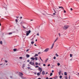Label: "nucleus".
Here are the masks:
<instances>
[{"mask_svg":"<svg viewBox=\"0 0 79 79\" xmlns=\"http://www.w3.org/2000/svg\"><path fill=\"white\" fill-rule=\"evenodd\" d=\"M32 60L30 62H29L30 64H31V65H32L33 66H34V63L32 62Z\"/></svg>","mask_w":79,"mask_h":79,"instance_id":"1","label":"nucleus"},{"mask_svg":"<svg viewBox=\"0 0 79 79\" xmlns=\"http://www.w3.org/2000/svg\"><path fill=\"white\" fill-rule=\"evenodd\" d=\"M69 27V25H65L63 29H67Z\"/></svg>","mask_w":79,"mask_h":79,"instance_id":"2","label":"nucleus"},{"mask_svg":"<svg viewBox=\"0 0 79 79\" xmlns=\"http://www.w3.org/2000/svg\"><path fill=\"white\" fill-rule=\"evenodd\" d=\"M27 33H26V35L27 36L30 33H31V31L29 30L28 31H26Z\"/></svg>","mask_w":79,"mask_h":79,"instance_id":"3","label":"nucleus"},{"mask_svg":"<svg viewBox=\"0 0 79 79\" xmlns=\"http://www.w3.org/2000/svg\"><path fill=\"white\" fill-rule=\"evenodd\" d=\"M49 50V48H47L45 49V51H44V52H47Z\"/></svg>","mask_w":79,"mask_h":79,"instance_id":"4","label":"nucleus"},{"mask_svg":"<svg viewBox=\"0 0 79 79\" xmlns=\"http://www.w3.org/2000/svg\"><path fill=\"white\" fill-rule=\"evenodd\" d=\"M42 74L43 75L45 74V71H43L42 72Z\"/></svg>","mask_w":79,"mask_h":79,"instance_id":"5","label":"nucleus"},{"mask_svg":"<svg viewBox=\"0 0 79 79\" xmlns=\"http://www.w3.org/2000/svg\"><path fill=\"white\" fill-rule=\"evenodd\" d=\"M38 70L39 71H41V70H42V69L40 67H39L38 68Z\"/></svg>","mask_w":79,"mask_h":79,"instance_id":"6","label":"nucleus"},{"mask_svg":"<svg viewBox=\"0 0 79 79\" xmlns=\"http://www.w3.org/2000/svg\"><path fill=\"white\" fill-rule=\"evenodd\" d=\"M58 39V37H57L56 39V40H55V41L54 42V43H55L57 41V40Z\"/></svg>","mask_w":79,"mask_h":79,"instance_id":"7","label":"nucleus"},{"mask_svg":"<svg viewBox=\"0 0 79 79\" xmlns=\"http://www.w3.org/2000/svg\"><path fill=\"white\" fill-rule=\"evenodd\" d=\"M30 56L29 54H27L26 55V57L27 58H29Z\"/></svg>","mask_w":79,"mask_h":79,"instance_id":"8","label":"nucleus"},{"mask_svg":"<svg viewBox=\"0 0 79 79\" xmlns=\"http://www.w3.org/2000/svg\"><path fill=\"white\" fill-rule=\"evenodd\" d=\"M59 8H62L63 9V10H64V8L62 6H59Z\"/></svg>","mask_w":79,"mask_h":79,"instance_id":"9","label":"nucleus"},{"mask_svg":"<svg viewBox=\"0 0 79 79\" xmlns=\"http://www.w3.org/2000/svg\"><path fill=\"white\" fill-rule=\"evenodd\" d=\"M31 60H35V58L34 57H31Z\"/></svg>","mask_w":79,"mask_h":79,"instance_id":"10","label":"nucleus"},{"mask_svg":"<svg viewBox=\"0 0 79 79\" xmlns=\"http://www.w3.org/2000/svg\"><path fill=\"white\" fill-rule=\"evenodd\" d=\"M17 50V49L16 48H14L13 49V51L14 52H16Z\"/></svg>","mask_w":79,"mask_h":79,"instance_id":"11","label":"nucleus"},{"mask_svg":"<svg viewBox=\"0 0 79 79\" xmlns=\"http://www.w3.org/2000/svg\"><path fill=\"white\" fill-rule=\"evenodd\" d=\"M74 36H71L70 38H71V39H73V38H74Z\"/></svg>","mask_w":79,"mask_h":79,"instance_id":"12","label":"nucleus"},{"mask_svg":"<svg viewBox=\"0 0 79 79\" xmlns=\"http://www.w3.org/2000/svg\"><path fill=\"white\" fill-rule=\"evenodd\" d=\"M38 56V54H36L34 56V57H35V56Z\"/></svg>","mask_w":79,"mask_h":79,"instance_id":"13","label":"nucleus"},{"mask_svg":"<svg viewBox=\"0 0 79 79\" xmlns=\"http://www.w3.org/2000/svg\"><path fill=\"white\" fill-rule=\"evenodd\" d=\"M24 67H25V64H23L22 66V68H23Z\"/></svg>","mask_w":79,"mask_h":79,"instance_id":"14","label":"nucleus"},{"mask_svg":"<svg viewBox=\"0 0 79 79\" xmlns=\"http://www.w3.org/2000/svg\"><path fill=\"white\" fill-rule=\"evenodd\" d=\"M64 74L65 76H67V73L66 72H65L64 73Z\"/></svg>","mask_w":79,"mask_h":79,"instance_id":"15","label":"nucleus"},{"mask_svg":"<svg viewBox=\"0 0 79 79\" xmlns=\"http://www.w3.org/2000/svg\"><path fill=\"white\" fill-rule=\"evenodd\" d=\"M57 77H58V76H55V77L54 78V79H56V78H57Z\"/></svg>","mask_w":79,"mask_h":79,"instance_id":"16","label":"nucleus"},{"mask_svg":"<svg viewBox=\"0 0 79 79\" xmlns=\"http://www.w3.org/2000/svg\"><path fill=\"white\" fill-rule=\"evenodd\" d=\"M37 76H40V73H37Z\"/></svg>","mask_w":79,"mask_h":79,"instance_id":"17","label":"nucleus"},{"mask_svg":"<svg viewBox=\"0 0 79 79\" xmlns=\"http://www.w3.org/2000/svg\"><path fill=\"white\" fill-rule=\"evenodd\" d=\"M52 75H53V73H51L50 74V76H52Z\"/></svg>","mask_w":79,"mask_h":79,"instance_id":"18","label":"nucleus"},{"mask_svg":"<svg viewBox=\"0 0 79 79\" xmlns=\"http://www.w3.org/2000/svg\"><path fill=\"white\" fill-rule=\"evenodd\" d=\"M70 57H72L73 56V55H72V54H70Z\"/></svg>","mask_w":79,"mask_h":79,"instance_id":"19","label":"nucleus"},{"mask_svg":"<svg viewBox=\"0 0 79 79\" xmlns=\"http://www.w3.org/2000/svg\"><path fill=\"white\" fill-rule=\"evenodd\" d=\"M21 77L22 79H25V77H23V76H22V77Z\"/></svg>","mask_w":79,"mask_h":79,"instance_id":"20","label":"nucleus"},{"mask_svg":"<svg viewBox=\"0 0 79 79\" xmlns=\"http://www.w3.org/2000/svg\"><path fill=\"white\" fill-rule=\"evenodd\" d=\"M34 41H32L31 42V44H34Z\"/></svg>","mask_w":79,"mask_h":79,"instance_id":"21","label":"nucleus"},{"mask_svg":"<svg viewBox=\"0 0 79 79\" xmlns=\"http://www.w3.org/2000/svg\"><path fill=\"white\" fill-rule=\"evenodd\" d=\"M48 59H47V60H45V62H46V63H47V61H48Z\"/></svg>","mask_w":79,"mask_h":79,"instance_id":"22","label":"nucleus"},{"mask_svg":"<svg viewBox=\"0 0 79 79\" xmlns=\"http://www.w3.org/2000/svg\"><path fill=\"white\" fill-rule=\"evenodd\" d=\"M60 79H61L62 78V76L61 75L60 76Z\"/></svg>","mask_w":79,"mask_h":79,"instance_id":"23","label":"nucleus"},{"mask_svg":"<svg viewBox=\"0 0 79 79\" xmlns=\"http://www.w3.org/2000/svg\"><path fill=\"white\" fill-rule=\"evenodd\" d=\"M19 58V59H23V57H20Z\"/></svg>","mask_w":79,"mask_h":79,"instance_id":"24","label":"nucleus"},{"mask_svg":"<svg viewBox=\"0 0 79 79\" xmlns=\"http://www.w3.org/2000/svg\"><path fill=\"white\" fill-rule=\"evenodd\" d=\"M53 59L54 60H55V59H56V57L55 56H54Z\"/></svg>","mask_w":79,"mask_h":79,"instance_id":"25","label":"nucleus"},{"mask_svg":"<svg viewBox=\"0 0 79 79\" xmlns=\"http://www.w3.org/2000/svg\"><path fill=\"white\" fill-rule=\"evenodd\" d=\"M35 64L36 65H38V64L37 62H35Z\"/></svg>","mask_w":79,"mask_h":79,"instance_id":"26","label":"nucleus"},{"mask_svg":"<svg viewBox=\"0 0 79 79\" xmlns=\"http://www.w3.org/2000/svg\"><path fill=\"white\" fill-rule=\"evenodd\" d=\"M60 64L59 63H57V66H60Z\"/></svg>","mask_w":79,"mask_h":79,"instance_id":"27","label":"nucleus"},{"mask_svg":"<svg viewBox=\"0 0 79 79\" xmlns=\"http://www.w3.org/2000/svg\"><path fill=\"white\" fill-rule=\"evenodd\" d=\"M9 35H11V34H12V32H10L9 33Z\"/></svg>","mask_w":79,"mask_h":79,"instance_id":"28","label":"nucleus"},{"mask_svg":"<svg viewBox=\"0 0 79 79\" xmlns=\"http://www.w3.org/2000/svg\"><path fill=\"white\" fill-rule=\"evenodd\" d=\"M58 35H59V37H61V35H60V33H59L58 34Z\"/></svg>","mask_w":79,"mask_h":79,"instance_id":"29","label":"nucleus"},{"mask_svg":"<svg viewBox=\"0 0 79 79\" xmlns=\"http://www.w3.org/2000/svg\"><path fill=\"white\" fill-rule=\"evenodd\" d=\"M37 57H35V60H37Z\"/></svg>","mask_w":79,"mask_h":79,"instance_id":"30","label":"nucleus"},{"mask_svg":"<svg viewBox=\"0 0 79 79\" xmlns=\"http://www.w3.org/2000/svg\"><path fill=\"white\" fill-rule=\"evenodd\" d=\"M5 63H8V61L6 60H5Z\"/></svg>","mask_w":79,"mask_h":79,"instance_id":"31","label":"nucleus"},{"mask_svg":"<svg viewBox=\"0 0 79 79\" xmlns=\"http://www.w3.org/2000/svg\"><path fill=\"white\" fill-rule=\"evenodd\" d=\"M0 44H3V43L2 42V41H0Z\"/></svg>","mask_w":79,"mask_h":79,"instance_id":"32","label":"nucleus"},{"mask_svg":"<svg viewBox=\"0 0 79 79\" xmlns=\"http://www.w3.org/2000/svg\"><path fill=\"white\" fill-rule=\"evenodd\" d=\"M65 79H68V77H67V76H65Z\"/></svg>","mask_w":79,"mask_h":79,"instance_id":"33","label":"nucleus"},{"mask_svg":"<svg viewBox=\"0 0 79 79\" xmlns=\"http://www.w3.org/2000/svg\"><path fill=\"white\" fill-rule=\"evenodd\" d=\"M62 73V71H60L59 72V73Z\"/></svg>","mask_w":79,"mask_h":79,"instance_id":"34","label":"nucleus"},{"mask_svg":"<svg viewBox=\"0 0 79 79\" xmlns=\"http://www.w3.org/2000/svg\"><path fill=\"white\" fill-rule=\"evenodd\" d=\"M20 24H23V22H21L20 23Z\"/></svg>","mask_w":79,"mask_h":79,"instance_id":"35","label":"nucleus"},{"mask_svg":"<svg viewBox=\"0 0 79 79\" xmlns=\"http://www.w3.org/2000/svg\"><path fill=\"white\" fill-rule=\"evenodd\" d=\"M35 68H39V66L38 65H36L35 66Z\"/></svg>","mask_w":79,"mask_h":79,"instance_id":"36","label":"nucleus"},{"mask_svg":"<svg viewBox=\"0 0 79 79\" xmlns=\"http://www.w3.org/2000/svg\"><path fill=\"white\" fill-rule=\"evenodd\" d=\"M40 60H41L43 62V60H42V59H41V57H40Z\"/></svg>","mask_w":79,"mask_h":79,"instance_id":"37","label":"nucleus"},{"mask_svg":"<svg viewBox=\"0 0 79 79\" xmlns=\"http://www.w3.org/2000/svg\"><path fill=\"white\" fill-rule=\"evenodd\" d=\"M15 21L16 23H18V20L17 19H16Z\"/></svg>","mask_w":79,"mask_h":79,"instance_id":"38","label":"nucleus"},{"mask_svg":"<svg viewBox=\"0 0 79 79\" xmlns=\"http://www.w3.org/2000/svg\"><path fill=\"white\" fill-rule=\"evenodd\" d=\"M56 56H58V55L57 54V53H56Z\"/></svg>","mask_w":79,"mask_h":79,"instance_id":"39","label":"nucleus"},{"mask_svg":"<svg viewBox=\"0 0 79 79\" xmlns=\"http://www.w3.org/2000/svg\"><path fill=\"white\" fill-rule=\"evenodd\" d=\"M20 74L21 75H22V76L23 75V73H21Z\"/></svg>","mask_w":79,"mask_h":79,"instance_id":"40","label":"nucleus"},{"mask_svg":"<svg viewBox=\"0 0 79 79\" xmlns=\"http://www.w3.org/2000/svg\"><path fill=\"white\" fill-rule=\"evenodd\" d=\"M37 35H38V36H39V33H37Z\"/></svg>","mask_w":79,"mask_h":79,"instance_id":"41","label":"nucleus"},{"mask_svg":"<svg viewBox=\"0 0 79 79\" xmlns=\"http://www.w3.org/2000/svg\"><path fill=\"white\" fill-rule=\"evenodd\" d=\"M43 66H46V65L45 64H43Z\"/></svg>","mask_w":79,"mask_h":79,"instance_id":"42","label":"nucleus"},{"mask_svg":"<svg viewBox=\"0 0 79 79\" xmlns=\"http://www.w3.org/2000/svg\"><path fill=\"white\" fill-rule=\"evenodd\" d=\"M54 44H55V43H53V44H52V47H53V46H54Z\"/></svg>","mask_w":79,"mask_h":79,"instance_id":"43","label":"nucleus"},{"mask_svg":"<svg viewBox=\"0 0 79 79\" xmlns=\"http://www.w3.org/2000/svg\"><path fill=\"white\" fill-rule=\"evenodd\" d=\"M29 49H27L26 50V52H28V51H29Z\"/></svg>","mask_w":79,"mask_h":79,"instance_id":"44","label":"nucleus"},{"mask_svg":"<svg viewBox=\"0 0 79 79\" xmlns=\"http://www.w3.org/2000/svg\"><path fill=\"white\" fill-rule=\"evenodd\" d=\"M27 62H29V61H30V60H27Z\"/></svg>","mask_w":79,"mask_h":79,"instance_id":"45","label":"nucleus"},{"mask_svg":"<svg viewBox=\"0 0 79 79\" xmlns=\"http://www.w3.org/2000/svg\"><path fill=\"white\" fill-rule=\"evenodd\" d=\"M64 10V13H66V10Z\"/></svg>","mask_w":79,"mask_h":79,"instance_id":"46","label":"nucleus"},{"mask_svg":"<svg viewBox=\"0 0 79 79\" xmlns=\"http://www.w3.org/2000/svg\"><path fill=\"white\" fill-rule=\"evenodd\" d=\"M42 70H40V73H41V72H42Z\"/></svg>","mask_w":79,"mask_h":79,"instance_id":"47","label":"nucleus"},{"mask_svg":"<svg viewBox=\"0 0 79 79\" xmlns=\"http://www.w3.org/2000/svg\"><path fill=\"white\" fill-rule=\"evenodd\" d=\"M70 10L71 11H73V9L72 8H71Z\"/></svg>","mask_w":79,"mask_h":79,"instance_id":"48","label":"nucleus"},{"mask_svg":"<svg viewBox=\"0 0 79 79\" xmlns=\"http://www.w3.org/2000/svg\"><path fill=\"white\" fill-rule=\"evenodd\" d=\"M27 69H30V67H28L27 68Z\"/></svg>","mask_w":79,"mask_h":79,"instance_id":"49","label":"nucleus"},{"mask_svg":"<svg viewBox=\"0 0 79 79\" xmlns=\"http://www.w3.org/2000/svg\"><path fill=\"white\" fill-rule=\"evenodd\" d=\"M50 66V64H48V66Z\"/></svg>","mask_w":79,"mask_h":79,"instance_id":"50","label":"nucleus"},{"mask_svg":"<svg viewBox=\"0 0 79 79\" xmlns=\"http://www.w3.org/2000/svg\"><path fill=\"white\" fill-rule=\"evenodd\" d=\"M53 46H52L51 48V49H52V48H53Z\"/></svg>","mask_w":79,"mask_h":79,"instance_id":"51","label":"nucleus"},{"mask_svg":"<svg viewBox=\"0 0 79 79\" xmlns=\"http://www.w3.org/2000/svg\"><path fill=\"white\" fill-rule=\"evenodd\" d=\"M52 73H54V71L52 70Z\"/></svg>","mask_w":79,"mask_h":79,"instance_id":"52","label":"nucleus"},{"mask_svg":"<svg viewBox=\"0 0 79 79\" xmlns=\"http://www.w3.org/2000/svg\"><path fill=\"white\" fill-rule=\"evenodd\" d=\"M46 79H48V77H47L46 78Z\"/></svg>","mask_w":79,"mask_h":79,"instance_id":"53","label":"nucleus"},{"mask_svg":"<svg viewBox=\"0 0 79 79\" xmlns=\"http://www.w3.org/2000/svg\"><path fill=\"white\" fill-rule=\"evenodd\" d=\"M40 54V52H39L38 53V54Z\"/></svg>","mask_w":79,"mask_h":79,"instance_id":"54","label":"nucleus"},{"mask_svg":"<svg viewBox=\"0 0 79 79\" xmlns=\"http://www.w3.org/2000/svg\"><path fill=\"white\" fill-rule=\"evenodd\" d=\"M53 15H55V13H54L53 14Z\"/></svg>","mask_w":79,"mask_h":79,"instance_id":"55","label":"nucleus"},{"mask_svg":"<svg viewBox=\"0 0 79 79\" xmlns=\"http://www.w3.org/2000/svg\"><path fill=\"white\" fill-rule=\"evenodd\" d=\"M38 79H41V78L39 77V78H38Z\"/></svg>","mask_w":79,"mask_h":79,"instance_id":"56","label":"nucleus"},{"mask_svg":"<svg viewBox=\"0 0 79 79\" xmlns=\"http://www.w3.org/2000/svg\"><path fill=\"white\" fill-rule=\"evenodd\" d=\"M23 17H20V19H22Z\"/></svg>","mask_w":79,"mask_h":79,"instance_id":"57","label":"nucleus"},{"mask_svg":"<svg viewBox=\"0 0 79 79\" xmlns=\"http://www.w3.org/2000/svg\"><path fill=\"white\" fill-rule=\"evenodd\" d=\"M60 74H61V73H59V75H60Z\"/></svg>","mask_w":79,"mask_h":79,"instance_id":"58","label":"nucleus"},{"mask_svg":"<svg viewBox=\"0 0 79 79\" xmlns=\"http://www.w3.org/2000/svg\"><path fill=\"white\" fill-rule=\"evenodd\" d=\"M37 39H36V40H35V41H36V42H37Z\"/></svg>","mask_w":79,"mask_h":79,"instance_id":"59","label":"nucleus"},{"mask_svg":"<svg viewBox=\"0 0 79 79\" xmlns=\"http://www.w3.org/2000/svg\"><path fill=\"white\" fill-rule=\"evenodd\" d=\"M34 45H35V46H37V45H36V44H34Z\"/></svg>","mask_w":79,"mask_h":79,"instance_id":"60","label":"nucleus"},{"mask_svg":"<svg viewBox=\"0 0 79 79\" xmlns=\"http://www.w3.org/2000/svg\"><path fill=\"white\" fill-rule=\"evenodd\" d=\"M30 21H33V20L31 19V20H30Z\"/></svg>","mask_w":79,"mask_h":79,"instance_id":"61","label":"nucleus"},{"mask_svg":"<svg viewBox=\"0 0 79 79\" xmlns=\"http://www.w3.org/2000/svg\"><path fill=\"white\" fill-rule=\"evenodd\" d=\"M10 78H12V76H10Z\"/></svg>","mask_w":79,"mask_h":79,"instance_id":"62","label":"nucleus"},{"mask_svg":"<svg viewBox=\"0 0 79 79\" xmlns=\"http://www.w3.org/2000/svg\"><path fill=\"white\" fill-rule=\"evenodd\" d=\"M34 74H36V73H35Z\"/></svg>","mask_w":79,"mask_h":79,"instance_id":"63","label":"nucleus"},{"mask_svg":"<svg viewBox=\"0 0 79 79\" xmlns=\"http://www.w3.org/2000/svg\"><path fill=\"white\" fill-rule=\"evenodd\" d=\"M49 79H53V78H49Z\"/></svg>","mask_w":79,"mask_h":79,"instance_id":"64","label":"nucleus"}]
</instances>
